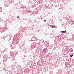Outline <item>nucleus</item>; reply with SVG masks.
Listing matches in <instances>:
<instances>
[{"label":"nucleus","mask_w":74,"mask_h":74,"mask_svg":"<svg viewBox=\"0 0 74 74\" xmlns=\"http://www.w3.org/2000/svg\"><path fill=\"white\" fill-rule=\"evenodd\" d=\"M17 18H19V16H17Z\"/></svg>","instance_id":"nucleus-3"},{"label":"nucleus","mask_w":74,"mask_h":74,"mask_svg":"<svg viewBox=\"0 0 74 74\" xmlns=\"http://www.w3.org/2000/svg\"><path fill=\"white\" fill-rule=\"evenodd\" d=\"M44 22H46V20H45V21H44Z\"/></svg>","instance_id":"nucleus-5"},{"label":"nucleus","mask_w":74,"mask_h":74,"mask_svg":"<svg viewBox=\"0 0 74 74\" xmlns=\"http://www.w3.org/2000/svg\"><path fill=\"white\" fill-rule=\"evenodd\" d=\"M66 32V30H65V31H61V32H62V33H65Z\"/></svg>","instance_id":"nucleus-1"},{"label":"nucleus","mask_w":74,"mask_h":74,"mask_svg":"<svg viewBox=\"0 0 74 74\" xmlns=\"http://www.w3.org/2000/svg\"><path fill=\"white\" fill-rule=\"evenodd\" d=\"M52 26V27H54V26H53V25L52 26Z\"/></svg>","instance_id":"nucleus-4"},{"label":"nucleus","mask_w":74,"mask_h":74,"mask_svg":"<svg viewBox=\"0 0 74 74\" xmlns=\"http://www.w3.org/2000/svg\"><path fill=\"white\" fill-rule=\"evenodd\" d=\"M73 56V54H72V55H70V57H72Z\"/></svg>","instance_id":"nucleus-2"}]
</instances>
